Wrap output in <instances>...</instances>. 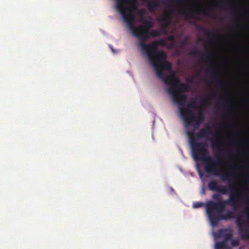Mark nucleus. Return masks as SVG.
<instances>
[{"label": "nucleus", "mask_w": 249, "mask_h": 249, "mask_svg": "<svg viewBox=\"0 0 249 249\" xmlns=\"http://www.w3.org/2000/svg\"><path fill=\"white\" fill-rule=\"evenodd\" d=\"M208 187L209 190L218 192L223 195L228 192L231 193V195L227 199L218 202L211 200L206 204V213L213 227L217 226L220 220L234 218V212L229 211L225 213H222V212L226 205L231 206L233 210L235 211L241 202L242 197L237 191L238 185L236 183L234 182L233 184H229L228 186H218L216 180H212L209 182Z\"/></svg>", "instance_id": "obj_1"}, {"label": "nucleus", "mask_w": 249, "mask_h": 249, "mask_svg": "<svg viewBox=\"0 0 249 249\" xmlns=\"http://www.w3.org/2000/svg\"><path fill=\"white\" fill-rule=\"evenodd\" d=\"M150 64L153 66L157 76L163 81L164 84L168 85L170 82L172 81L173 86H176L179 82V78L172 74L170 76L167 75L162 71L163 70L170 71L172 65L170 63L165 61L167 56L163 51H159L156 53H148V56Z\"/></svg>", "instance_id": "obj_2"}, {"label": "nucleus", "mask_w": 249, "mask_h": 249, "mask_svg": "<svg viewBox=\"0 0 249 249\" xmlns=\"http://www.w3.org/2000/svg\"><path fill=\"white\" fill-rule=\"evenodd\" d=\"M120 10L124 21L126 23L133 35L140 41V42L143 43L146 41L148 40V32L152 27L153 23L148 20H140L144 25H141L135 27L133 24L135 21V16L133 12L134 10L128 11L129 12L128 13L124 12L122 9Z\"/></svg>", "instance_id": "obj_3"}, {"label": "nucleus", "mask_w": 249, "mask_h": 249, "mask_svg": "<svg viewBox=\"0 0 249 249\" xmlns=\"http://www.w3.org/2000/svg\"><path fill=\"white\" fill-rule=\"evenodd\" d=\"M203 162L205 163V171L212 175L219 176L223 181H227L232 177L231 172L228 171L223 173L220 168V162L219 160L213 158L209 156Z\"/></svg>", "instance_id": "obj_4"}, {"label": "nucleus", "mask_w": 249, "mask_h": 249, "mask_svg": "<svg viewBox=\"0 0 249 249\" xmlns=\"http://www.w3.org/2000/svg\"><path fill=\"white\" fill-rule=\"evenodd\" d=\"M190 145L193 157L195 160L203 161L210 156L207 149V144L205 142L193 140Z\"/></svg>", "instance_id": "obj_5"}, {"label": "nucleus", "mask_w": 249, "mask_h": 249, "mask_svg": "<svg viewBox=\"0 0 249 249\" xmlns=\"http://www.w3.org/2000/svg\"><path fill=\"white\" fill-rule=\"evenodd\" d=\"M201 54L202 58L206 60L210 64L207 71L210 73L211 76L213 79H216V84L219 87L223 88L225 86V83L219 78V73L214 66L213 53L211 51H208L205 53Z\"/></svg>", "instance_id": "obj_6"}, {"label": "nucleus", "mask_w": 249, "mask_h": 249, "mask_svg": "<svg viewBox=\"0 0 249 249\" xmlns=\"http://www.w3.org/2000/svg\"><path fill=\"white\" fill-rule=\"evenodd\" d=\"M215 6H216V5L213 4L209 8L206 10L197 9L195 10L191 8H189L187 10L183 8L179 10V13L181 16L185 17L186 19L188 18L193 19L195 18L194 16V14H203L206 16H212L216 18V15L213 9V7Z\"/></svg>", "instance_id": "obj_7"}, {"label": "nucleus", "mask_w": 249, "mask_h": 249, "mask_svg": "<svg viewBox=\"0 0 249 249\" xmlns=\"http://www.w3.org/2000/svg\"><path fill=\"white\" fill-rule=\"evenodd\" d=\"M183 112H181V118L184 121V126L188 127L192 125L193 123H195V127H198L204 121V116L202 110H199L196 115L195 112L193 115H183Z\"/></svg>", "instance_id": "obj_8"}, {"label": "nucleus", "mask_w": 249, "mask_h": 249, "mask_svg": "<svg viewBox=\"0 0 249 249\" xmlns=\"http://www.w3.org/2000/svg\"><path fill=\"white\" fill-rule=\"evenodd\" d=\"M165 44V40L164 39H161L159 41H155L152 42L151 43L148 44H144V42H139L138 45L142 47V52L144 53H146L147 56H148V53H156L158 52L157 51L158 46L160 45L164 46Z\"/></svg>", "instance_id": "obj_9"}, {"label": "nucleus", "mask_w": 249, "mask_h": 249, "mask_svg": "<svg viewBox=\"0 0 249 249\" xmlns=\"http://www.w3.org/2000/svg\"><path fill=\"white\" fill-rule=\"evenodd\" d=\"M116 7L122 15L120 9L124 12L137 8V0H116Z\"/></svg>", "instance_id": "obj_10"}, {"label": "nucleus", "mask_w": 249, "mask_h": 249, "mask_svg": "<svg viewBox=\"0 0 249 249\" xmlns=\"http://www.w3.org/2000/svg\"><path fill=\"white\" fill-rule=\"evenodd\" d=\"M166 90L168 93L172 95L173 100L175 103L183 106V107H184L187 99V96L185 94L177 93L173 87H168Z\"/></svg>", "instance_id": "obj_11"}, {"label": "nucleus", "mask_w": 249, "mask_h": 249, "mask_svg": "<svg viewBox=\"0 0 249 249\" xmlns=\"http://www.w3.org/2000/svg\"><path fill=\"white\" fill-rule=\"evenodd\" d=\"M214 137L216 138V142L214 143L212 142V147L217 154L221 155L222 152L224 151V153L222 155L223 157L225 158H230L231 157V152L227 150H223V148L224 146L223 142L219 138V136L217 135H214Z\"/></svg>", "instance_id": "obj_12"}, {"label": "nucleus", "mask_w": 249, "mask_h": 249, "mask_svg": "<svg viewBox=\"0 0 249 249\" xmlns=\"http://www.w3.org/2000/svg\"><path fill=\"white\" fill-rule=\"evenodd\" d=\"M173 10H171L169 13H165L158 20L161 22V28L162 29V32L164 34L167 33L166 30L169 26L171 20L170 15L173 13Z\"/></svg>", "instance_id": "obj_13"}, {"label": "nucleus", "mask_w": 249, "mask_h": 249, "mask_svg": "<svg viewBox=\"0 0 249 249\" xmlns=\"http://www.w3.org/2000/svg\"><path fill=\"white\" fill-rule=\"evenodd\" d=\"M196 104L195 101L191 102L190 103L184 105V107L182 108H179L180 116L181 117V112H183V115H193L194 111L193 108H196Z\"/></svg>", "instance_id": "obj_14"}, {"label": "nucleus", "mask_w": 249, "mask_h": 249, "mask_svg": "<svg viewBox=\"0 0 249 249\" xmlns=\"http://www.w3.org/2000/svg\"><path fill=\"white\" fill-rule=\"evenodd\" d=\"M197 29L200 32L205 34L207 38L211 42H213L217 38V35L216 34L210 32L202 26H197Z\"/></svg>", "instance_id": "obj_15"}, {"label": "nucleus", "mask_w": 249, "mask_h": 249, "mask_svg": "<svg viewBox=\"0 0 249 249\" xmlns=\"http://www.w3.org/2000/svg\"><path fill=\"white\" fill-rule=\"evenodd\" d=\"M212 133L210 127H207V128H201L196 136L197 139H207Z\"/></svg>", "instance_id": "obj_16"}, {"label": "nucleus", "mask_w": 249, "mask_h": 249, "mask_svg": "<svg viewBox=\"0 0 249 249\" xmlns=\"http://www.w3.org/2000/svg\"><path fill=\"white\" fill-rule=\"evenodd\" d=\"M146 2V6L150 12H154L160 5L158 0H144Z\"/></svg>", "instance_id": "obj_17"}, {"label": "nucleus", "mask_w": 249, "mask_h": 249, "mask_svg": "<svg viewBox=\"0 0 249 249\" xmlns=\"http://www.w3.org/2000/svg\"><path fill=\"white\" fill-rule=\"evenodd\" d=\"M173 82L172 81L170 82V83L168 85H170L171 86L170 87H173L175 90H176L177 89H179V90L184 92H187L189 91L190 86L188 84L185 83L179 84V82L178 84H177V85H176V86H173Z\"/></svg>", "instance_id": "obj_18"}, {"label": "nucleus", "mask_w": 249, "mask_h": 249, "mask_svg": "<svg viewBox=\"0 0 249 249\" xmlns=\"http://www.w3.org/2000/svg\"><path fill=\"white\" fill-rule=\"evenodd\" d=\"M218 235L219 236L224 238L223 241L227 242L231 239L232 233L231 232H228L227 229H220L218 231Z\"/></svg>", "instance_id": "obj_19"}, {"label": "nucleus", "mask_w": 249, "mask_h": 249, "mask_svg": "<svg viewBox=\"0 0 249 249\" xmlns=\"http://www.w3.org/2000/svg\"><path fill=\"white\" fill-rule=\"evenodd\" d=\"M223 110L225 114H229L232 110V106L229 100H225L223 103Z\"/></svg>", "instance_id": "obj_20"}, {"label": "nucleus", "mask_w": 249, "mask_h": 249, "mask_svg": "<svg viewBox=\"0 0 249 249\" xmlns=\"http://www.w3.org/2000/svg\"><path fill=\"white\" fill-rule=\"evenodd\" d=\"M222 7H226L228 10L232 11L233 14L235 13L234 7L228 1H224L222 5Z\"/></svg>", "instance_id": "obj_21"}, {"label": "nucleus", "mask_w": 249, "mask_h": 249, "mask_svg": "<svg viewBox=\"0 0 249 249\" xmlns=\"http://www.w3.org/2000/svg\"><path fill=\"white\" fill-rule=\"evenodd\" d=\"M160 32L157 30H153L152 31H150V30L148 32V39H149L150 36L152 37H156L160 36Z\"/></svg>", "instance_id": "obj_22"}, {"label": "nucleus", "mask_w": 249, "mask_h": 249, "mask_svg": "<svg viewBox=\"0 0 249 249\" xmlns=\"http://www.w3.org/2000/svg\"><path fill=\"white\" fill-rule=\"evenodd\" d=\"M187 135L188 136V137L189 138V142H190V144H191V142L193 140L196 141V139L195 137V133H194V131H187Z\"/></svg>", "instance_id": "obj_23"}, {"label": "nucleus", "mask_w": 249, "mask_h": 249, "mask_svg": "<svg viewBox=\"0 0 249 249\" xmlns=\"http://www.w3.org/2000/svg\"><path fill=\"white\" fill-rule=\"evenodd\" d=\"M226 243L224 241L217 242L215 244V248L216 249H222L226 247Z\"/></svg>", "instance_id": "obj_24"}, {"label": "nucleus", "mask_w": 249, "mask_h": 249, "mask_svg": "<svg viewBox=\"0 0 249 249\" xmlns=\"http://www.w3.org/2000/svg\"><path fill=\"white\" fill-rule=\"evenodd\" d=\"M201 54L200 51L197 49H193L189 53V55L192 56H197Z\"/></svg>", "instance_id": "obj_25"}, {"label": "nucleus", "mask_w": 249, "mask_h": 249, "mask_svg": "<svg viewBox=\"0 0 249 249\" xmlns=\"http://www.w3.org/2000/svg\"><path fill=\"white\" fill-rule=\"evenodd\" d=\"M204 203L202 202H195L193 204V207L194 208H198L203 206Z\"/></svg>", "instance_id": "obj_26"}, {"label": "nucleus", "mask_w": 249, "mask_h": 249, "mask_svg": "<svg viewBox=\"0 0 249 249\" xmlns=\"http://www.w3.org/2000/svg\"><path fill=\"white\" fill-rule=\"evenodd\" d=\"M231 246L233 247L238 246L239 245L238 240L236 238L232 239L231 240Z\"/></svg>", "instance_id": "obj_27"}, {"label": "nucleus", "mask_w": 249, "mask_h": 249, "mask_svg": "<svg viewBox=\"0 0 249 249\" xmlns=\"http://www.w3.org/2000/svg\"><path fill=\"white\" fill-rule=\"evenodd\" d=\"M200 102L202 104V105H206L209 103V101L206 97H203L201 99Z\"/></svg>", "instance_id": "obj_28"}, {"label": "nucleus", "mask_w": 249, "mask_h": 249, "mask_svg": "<svg viewBox=\"0 0 249 249\" xmlns=\"http://www.w3.org/2000/svg\"><path fill=\"white\" fill-rule=\"evenodd\" d=\"M168 39L170 41H172L173 42V43H172L171 44V45L169 46V48H171L172 47L174 43H173V42L174 41V40H175V37L174 36H170L169 37H168Z\"/></svg>", "instance_id": "obj_29"}, {"label": "nucleus", "mask_w": 249, "mask_h": 249, "mask_svg": "<svg viewBox=\"0 0 249 249\" xmlns=\"http://www.w3.org/2000/svg\"><path fill=\"white\" fill-rule=\"evenodd\" d=\"M212 198L214 199V200H220V198L219 197V196L218 195V194H213L212 196Z\"/></svg>", "instance_id": "obj_30"}, {"label": "nucleus", "mask_w": 249, "mask_h": 249, "mask_svg": "<svg viewBox=\"0 0 249 249\" xmlns=\"http://www.w3.org/2000/svg\"><path fill=\"white\" fill-rule=\"evenodd\" d=\"M174 1L178 4H183L185 2V0H174Z\"/></svg>", "instance_id": "obj_31"}, {"label": "nucleus", "mask_w": 249, "mask_h": 249, "mask_svg": "<svg viewBox=\"0 0 249 249\" xmlns=\"http://www.w3.org/2000/svg\"><path fill=\"white\" fill-rule=\"evenodd\" d=\"M187 81L188 83H192L193 82V78L192 77L191 78H188L187 79Z\"/></svg>", "instance_id": "obj_32"}, {"label": "nucleus", "mask_w": 249, "mask_h": 249, "mask_svg": "<svg viewBox=\"0 0 249 249\" xmlns=\"http://www.w3.org/2000/svg\"><path fill=\"white\" fill-rule=\"evenodd\" d=\"M181 44L182 46H184L186 45L187 44V40H185L182 41L181 43Z\"/></svg>", "instance_id": "obj_33"}, {"label": "nucleus", "mask_w": 249, "mask_h": 249, "mask_svg": "<svg viewBox=\"0 0 249 249\" xmlns=\"http://www.w3.org/2000/svg\"><path fill=\"white\" fill-rule=\"evenodd\" d=\"M214 94L213 93H211L209 94L208 97L212 98V97H213L214 96Z\"/></svg>", "instance_id": "obj_34"}, {"label": "nucleus", "mask_w": 249, "mask_h": 249, "mask_svg": "<svg viewBox=\"0 0 249 249\" xmlns=\"http://www.w3.org/2000/svg\"><path fill=\"white\" fill-rule=\"evenodd\" d=\"M139 14H140V15L143 14V12L142 11H140L139 12Z\"/></svg>", "instance_id": "obj_35"}, {"label": "nucleus", "mask_w": 249, "mask_h": 249, "mask_svg": "<svg viewBox=\"0 0 249 249\" xmlns=\"http://www.w3.org/2000/svg\"><path fill=\"white\" fill-rule=\"evenodd\" d=\"M218 19H219V20H223V18H218Z\"/></svg>", "instance_id": "obj_36"}, {"label": "nucleus", "mask_w": 249, "mask_h": 249, "mask_svg": "<svg viewBox=\"0 0 249 249\" xmlns=\"http://www.w3.org/2000/svg\"><path fill=\"white\" fill-rule=\"evenodd\" d=\"M111 49L112 50L113 52H114V50L113 49V48L112 47H111Z\"/></svg>", "instance_id": "obj_37"}, {"label": "nucleus", "mask_w": 249, "mask_h": 249, "mask_svg": "<svg viewBox=\"0 0 249 249\" xmlns=\"http://www.w3.org/2000/svg\"><path fill=\"white\" fill-rule=\"evenodd\" d=\"M244 142L247 143L248 142L247 141H244Z\"/></svg>", "instance_id": "obj_38"}, {"label": "nucleus", "mask_w": 249, "mask_h": 249, "mask_svg": "<svg viewBox=\"0 0 249 249\" xmlns=\"http://www.w3.org/2000/svg\"><path fill=\"white\" fill-rule=\"evenodd\" d=\"M234 167H236V166L234 164Z\"/></svg>", "instance_id": "obj_39"}]
</instances>
